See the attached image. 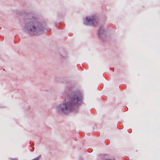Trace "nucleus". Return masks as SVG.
<instances>
[{"mask_svg": "<svg viewBox=\"0 0 160 160\" xmlns=\"http://www.w3.org/2000/svg\"><path fill=\"white\" fill-rule=\"evenodd\" d=\"M64 86L63 91L64 98L62 102L57 105L55 107L57 112L59 114L65 115L70 113V82L69 78L64 77Z\"/></svg>", "mask_w": 160, "mask_h": 160, "instance_id": "f257e3e1", "label": "nucleus"}, {"mask_svg": "<svg viewBox=\"0 0 160 160\" xmlns=\"http://www.w3.org/2000/svg\"><path fill=\"white\" fill-rule=\"evenodd\" d=\"M23 29L29 34L38 33L43 31V27L38 17L34 14H28L24 17Z\"/></svg>", "mask_w": 160, "mask_h": 160, "instance_id": "f03ea898", "label": "nucleus"}, {"mask_svg": "<svg viewBox=\"0 0 160 160\" xmlns=\"http://www.w3.org/2000/svg\"><path fill=\"white\" fill-rule=\"evenodd\" d=\"M82 95L80 92L76 91L72 93L71 92V114L72 112H78V107L82 104Z\"/></svg>", "mask_w": 160, "mask_h": 160, "instance_id": "7ed1b4c3", "label": "nucleus"}, {"mask_svg": "<svg viewBox=\"0 0 160 160\" xmlns=\"http://www.w3.org/2000/svg\"><path fill=\"white\" fill-rule=\"evenodd\" d=\"M83 23L87 25L95 26L98 24V20L94 16L87 17L83 20Z\"/></svg>", "mask_w": 160, "mask_h": 160, "instance_id": "20e7f679", "label": "nucleus"}, {"mask_svg": "<svg viewBox=\"0 0 160 160\" xmlns=\"http://www.w3.org/2000/svg\"><path fill=\"white\" fill-rule=\"evenodd\" d=\"M104 29L102 26L99 27L98 30V38L102 40L103 42H105L107 41L106 36L104 34Z\"/></svg>", "mask_w": 160, "mask_h": 160, "instance_id": "39448f33", "label": "nucleus"}, {"mask_svg": "<svg viewBox=\"0 0 160 160\" xmlns=\"http://www.w3.org/2000/svg\"><path fill=\"white\" fill-rule=\"evenodd\" d=\"M79 160H83L82 158L81 157H79Z\"/></svg>", "mask_w": 160, "mask_h": 160, "instance_id": "423d86ee", "label": "nucleus"}, {"mask_svg": "<svg viewBox=\"0 0 160 160\" xmlns=\"http://www.w3.org/2000/svg\"><path fill=\"white\" fill-rule=\"evenodd\" d=\"M11 160H16V159H12Z\"/></svg>", "mask_w": 160, "mask_h": 160, "instance_id": "0eeeda50", "label": "nucleus"}]
</instances>
